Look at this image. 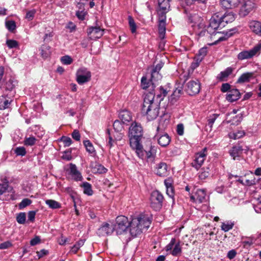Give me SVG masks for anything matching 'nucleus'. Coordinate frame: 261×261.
I'll list each match as a JSON object with an SVG mask.
<instances>
[{"label": "nucleus", "mask_w": 261, "mask_h": 261, "mask_svg": "<svg viewBox=\"0 0 261 261\" xmlns=\"http://www.w3.org/2000/svg\"><path fill=\"white\" fill-rule=\"evenodd\" d=\"M200 89V83L198 80H192L187 84V92L190 95L198 94Z\"/></svg>", "instance_id": "nucleus-11"}, {"label": "nucleus", "mask_w": 261, "mask_h": 261, "mask_svg": "<svg viewBox=\"0 0 261 261\" xmlns=\"http://www.w3.org/2000/svg\"><path fill=\"white\" fill-rule=\"evenodd\" d=\"M6 28L11 32H13L15 30L16 24L15 21L9 20L6 22Z\"/></svg>", "instance_id": "nucleus-53"}, {"label": "nucleus", "mask_w": 261, "mask_h": 261, "mask_svg": "<svg viewBox=\"0 0 261 261\" xmlns=\"http://www.w3.org/2000/svg\"><path fill=\"white\" fill-rule=\"evenodd\" d=\"M175 238H172L170 243L165 247V249L167 252L169 251V253H170L171 251L172 250L174 246L175 245Z\"/></svg>", "instance_id": "nucleus-54"}, {"label": "nucleus", "mask_w": 261, "mask_h": 261, "mask_svg": "<svg viewBox=\"0 0 261 261\" xmlns=\"http://www.w3.org/2000/svg\"><path fill=\"white\" fill-rule=\"evenodd\" d=\"M143 135V129L140 124L133 122L129 129L128 137L129 138V144H134L136 141H140Z\"/></svg>", "instance_id": "nucleus-3"}, {"label": "nucleus", "mask_w": 261, "mask_h": 261, "mask_svg": "<svg viewBox=\"0 0 261 261\" xmlns=\"http://www.w3.org/2000/svg\"><path fill=\"white\" fill-rule=\"evenodd\" d=\"M221 17L222 18V21L225 22L227 23L232 22L235 19L234 15L232 13L225 14L224 15L221 16Z\"/></svg>", "instance_id": "nucleus-38"}, {"label": "nucleus", "mask_w": 261, "mask_h": 261, "mask_svg": "<svg viewBox=\"0 0 261 261\" xmlns=\"http://www.w3.org/2000/svg\"><path fill=\"white\" fill-rule=\"evenodd\" d=\"M188 18L189 21L193 23L192 27H194L195 30H196L197 28H199L200 25H203L201 23V18L196 13H189L188 15Z\"/></svg>", "instance_id": "nucleus-19"}, {"label": "nucleus", "mask_w": 261, "mask_h": 261, "mask_svg": "<svg viewBox=\"0 0 261 261\" xmlns=\"http://www.w3.org/2000/svg\"><path fill=\"white\" fill-rule=\"evenodd\" d=\"M17 155L24 156L26 154V150L24 147H18L14 150Z\"/></svg>", "instance_id": "nucleus-55"}, {"label": "nucleus", "mask_w": 261, "mask_h": 261, "mask_svg": "<svg viewBox=\"0 0 261 261\" xmlns=\"http://www.w3.org/2000/svg\"><path fill=\"white\" fill-rule=\"evenodd\" d=\"M202 26V25H200L199 28H197L196 30H195L196 33L199 37H203L206 41H209V39H212L213 37L216 36L215 34L209 31L210 29L207 27H205L201 29Z\"/></svg>", "instance_id": "nucleus-13"}, {"label": "nucleus", "mask_w": 261, "mask_h": 261, "mask_svg": "<svg viewBox=\"0 0 261 261\" xmlns=\"http://www.w3.org/2000/svg\"><path fill=\"white\" fill-rule=\"evenodd\" d=\"M62 63L65 65H69L72 62V58L69 56H65L61 58Z\"/></svg>", "instance_id": "nucleus-57"}, {"label": "nucleus", "mask_w": 261, "mask_h": 261, "mask_svg": "<svg viewBox=\"0 0 261 261\" xmlns=\"http://www.w3.org/2000/svg\"><path fill=\"white\" fill-rule=\"evenodd\" d=\"M210 175L209 173V168L206 169H202V171L199 173V177L201 180L206 179Z\"/></svg>", "instance_id": "nucleus-46"}, {"label": "nucleus", "mask_w": 261, "mask_h": 261, "mask_svg": "<svg viewBox=\"0 0 261 261\" xmlns=\"http://www.w3.org/2000/svg\"><path fill=\"white\" fill-rule=\"evenodd\" d=\"M16 220L19 224H24L26 220V216L24 213H20L16 217Z\"/></svg>", "instance_id": "nucleus-51"}, {"label": "nucleus", "mask_w": 261, "mask_h": 261, "mask_svg": "<svg viewBox=\"0 0 261 261\" xmlns=\"http://www.w3.org/2000/svg\"><path fill=\"white\" fill-rule=\"evenodd\" d=\"M243 149L240 146H235L230 150V155L233 158V160H236V158L239 157L241 154Z\"/></svg>", "instance_id": "nucleus-32"}, {"label": "nucleus", "mask_w": 261, "mask_h": 261, "mask_svg": "<svg viewBox=\"0 0 261 261\" xmlns=\"http://www.w3.org/2000/svg\"><path fill=\"white\" fill-rule=\"evenodd\" d=\"M84 189V194L91 196L93 194V190L91 184L87 182H83L82 186Z\"/></svg>", "instance_id": "nucleus-37"}, {"label": "nucleus", "mask_w": 261, "mask_h": 261, "mask_svg": "<svg viewBox=\"0 0 261 261\" xmlns=\"http://www.w3.org/2000/svg\"><path fill=\"white\" fill-rule=\"evenodd\" d=\"M91 77L90 71L85 67L80 68L76 72V81L80 85L89 82Z\"/></svg>", "instance_id": "nucleus-7"}, {"label": "nucleus", "mask_w": 261, "mask_h": 261, "mask_svg": "<svg viewBox=\"0 0 261 261\" xmlns=\"http://www.w3.org/2000/svg\"><path fill=\"white\" fill-rule=\"evenodd\" d=\"M220 35H216L215 37H213L212 39H209V40L214 41L213 42L210 43V45L216 44L219 42L225 40L226 37L224 36L219 37Z\"/></svg>", "instance_id": "nucleus-48"}, {"label": "nucleus", "mask_w": 261, "mask_h": 261, "mask_svg": "<svg viewBox=\"0 0 261 261\" xmlns=\"http://www.w3.org/2000/svg\"><path fill=\"white\" fill-rule=\"evenodd\" d=\"M32 203V201L28 198L23 199L21 202L19 204V207L20 209H22L26 206L30 205Z\"/></svg>", "instance_id": "nucleus-52"}, {"label": "nucleus", "mask_w": 261, "mask_h": 261, "mask_svg": "<svg viewBox=\"0 0 261 261\" xmlns=\"http://www.w3.org/2000/svg\"><path fill=\"white\" fill-rule=\"evenodd\" d=\"M171 0H157L159 10L158 12H161L162 13H167L170 10V5L169 2Z\"/></svg>", "instance_id": "nucleus-21"}, {"label": "nucleus", "mask_w": 261, "mask_h": 261, "mask_svg": "<svg viewBox=\"0 0 261 261\" xmlns=\"http://www.w3.org/2000/svg\"><path fill=\"white\" fill-rule=\"evenodd\" d=\"M182 89L183 88L182 85L178 84L176 85V87L174 91L169 98V101L171 103L173 104L177 100V99L183 93Z\"/></svg>", "instance_id": "nucleus-17"}, {"label": "nucleus", "mask_w": 261, "mask_h": 261, "mask_svg": "<svg viewBox=\"0 0 261 261\" xmlns=\"http://www.w3.org/2000/svg\"><path fill=\"white\" fill-rule=\"evenodd\" d=\"M12 246V244L10 241H6L0 244V249H6L10 248Z\"/></svg>", "instance_id": "nucleus-63"}, {"label": "nucleus", "mask_w": 261, "mask_h": 261, "mask_svg": "<svg viewBox=\"0 0 261 261\" xmlns=\"http://www.w3.org/2000/svg\"><path fill=\"white\" fill-rule=\"evenodd\" d=\"M61 140L63 142L65 146H69L72 143L71 139L68 137H62Z\"/></svg>", "instance_id": "nucleus-60"}, {"label": "nucleus", "mask_w": 261, "mask_h": 261, "mask_svg": "<svg viewBox=\"0 0 261 261\" xmlns=\"http://www.w3.org/2000/svg\"><path fill=\"white\" fill-rule=\"evenodd\" d=\"M129 222L128 218L124 216H118L116 219V223L114 225V230L117 235L127 233L128 230Z\"/></svg>", "instance_id": "nucleus-4"}, {"label": "nucleus", "mask_w": 261, "mask_h": 261, "mask_svg": "<svg viewBox=\"0 0 261 261\" xmlns=\"http://www.w3.org/2000/svg\"><path fill=\"white\" fill-rule=\"evenodd\" d=\"M129 24L131 30V32L134 33L136 31V25L134 19L131 17H129Z\"/></svg>", "instance_id": "nucleus-59"}, {"label": "nucleus", "mask_w": 261, "mask_h": 261, "mask_svg": "<svg viewBox=\"0 0 261 261\" xmlns=\"http://www.w3.org/2000/svg\"><path fill=\"white\" fill-rule=\"evenodd\" d=\"M163 196L158 191H154L150 196V205L155 211H159L162 207Z\"/></svg>", "instance_id": "nucleus-6"}, {"label": "nucleus", "mask_w": 261, "mask_h": 261, "mask_svg": "<svg viewBox=\"0 0 261 261\" xmlns=\"http://www.w3.org/2000/svg\"><path fill=\"white\" fill-rule=\"evenodd\" d=\"M254 78V74L253 72H246L242 74L238 79L237 83L242 84L250 82L251 80Z\"/></svg>", "instance_id": "nucleus-26"}, {"label": "nucleus", "mask_w": 261, "mask_h": 261, "mask_svg": "<svg viewBox=\"0 0 261 261\" xmlns=\"http://www.w3.org/2000/svg\"><path fill=\"white\" fill-rule=\"evenodd\" d=\"M156 152L157 147L151 146L148 150H145V156L148 160H152L155 158Z\"/></svg>", "instance_id": "nucleus-30"}, {"label": "nucleus", "mask_w": 261, "mask_h": 261, "mask_svg": "<svg viewBox=\"0 0 261 261\" xmlns=\"http://www.w3.org/2000/svg\"><path fill=\"white\" fill-rule=\"evenodd\" d=\"M132 149L135 150V152L138 157L143 159L145 155V150L143 149L142 146L140 143V141H136L134 144H129Z\"/></svg>", "instance_id": "nucleus-22"}, {"label": "nucleus", "mask_w": 261, "mask_h": 261, "mask_svg": "<svg viewBox=\"0 0 261 261\" xmlns=\"http://www.w3.org/2000/svg\"><path fill=\"white\" fill-rule=\"evenodd\" d=\"M86 151L90 154L94 155L96 154L95 149L92 143L89 140H85L83 142Z\"/></svg>", "instance_id": "nucleus-33"}, {"label": "nucleus", "mask_w": 261, "mask_h": 261, "mask_svg": "<svg viewBox=\"0 0 261 261\" xmlns=\"http://www.w3.org/2000/svg\"><path fill=\"white\" fill-rule=\"evenodd\" d=\"M245 135L243 131H238L237 133H231L229 134V137L233 139H238L242 137Z\"/></svg>", "instance_id": "nucleus-50"}, {"label": "nucleus", "mask_w": 261, "mask_h": 261, "mask_svg": "<svg viewBox=\"0 0 261 261\" xmlns=\"http://www.w3.org/2000/svg\"><path fill=\"white\" fill-rule=\"evenodd\" d=\"M232 67H227L225 70L221 71L217 76V79L220 81H225L228 76L231 74L233 71Z\"/></svg>", "instance_id": "nucleus-28"}, {"label": "nucleus", "mask_w": 261, "mask_h": 261, "mask_svg": "<svg viewBox=\"0 0 261 261\" xmlns=\"http://www.w3.org/2000/svg\"><path fill=\"white\" fill-rule=\"evenodd\" d=\"M45 203L52 209H57L61 207V204L58 202L51 199L46 200Z\"/></svg>", "instance_id": "nucleus-39"}, {"label": "nucleus", "mask_w": 261, "mask_h": 261, "mask_svg": "<svg viewBox=\"0 0 261 261\" xmlns=\"http://www.w3.org/2000/svg\"><path fill=\"white\" fill-rule=\"evenodd\" d=\"M243 5L240 13L243 16H246L254 7V3L251 0H242Z\"/></svg>", "instance_id": "nucleus-15"}, {"label": "nucleus", "mask_w": 261, "mask_h": 261, "mask_svg": "<svg viewBox=\"0 0 261 261\" xmlns=\"http://www.w3.org/2000/svg\"><path fill=\"white\" fill-rule=\"evenodd\" d=\"M36 12V11L35 9L28 11L26 14L25 18L29 20H32L34 17Z\"/></svg>", "instance_id": "nucleus-62"}, {"label": "nucleus", "mask_w": 261, "mask_h": 261, "mask_svg": "<svg viewBox=\"0 0 261 261\" xmlns=\"http://www.w3.org/2000/svg\"><path fill=\"white\" fill-rule=\"evenodd\" d=\"M107 169L100 164H96L93 167L92 172L94 173L102 174L106 173Z\"/></svg>", "instance_id": "nucleus-42"}, {"label": "nucleus", "mask_w": 261, "mask_h": 261, "mask_svg": "<svg viewBox=\"0 0 261 261\" xmlns=\"http://www.w3.org/2000/svg\"><path fill=\"white\" fill-rule=\"evenodd\" d=\"M261 49V43L258 44L250 50H244L240 52L237 56L239 60H247L252 58L255 56H258Z\"/></svg>", "instance_id": "nucleus-5"}, {"label": "nucleus", "mask_w": 261, "mask_h": 261, "mask_svg": "<svg viewBox=\"0 0 261 261\" xmlns=\"http://www.w3.org/2000/svg\"><path fill=\"white\" fill-rule=\"evenodd\" d=\"M50 47L47 45H43L41 48V56L45 59L47 58L50 54Z\"/></svg>", "instance_id": "nucleus-40"}, {"label": "nucleus", "mask_w": 261, "mask_h": 261, "mask_svg": "<svg viewBox=\"0 0 261 261\" xmlns=\"http://www.w3.org/2000/svg\"><path fill=\"white\" fill-rule=\"evenodd\" d=\"M6 44L10 48H16L18 46L17 41L14 40H8L6 41Z\"/></svg>", "instance_id": "nucleus-56"}, {"label": "nucleus", "mask_w": 261, "mask_h": 261, "mask_svg": "<svg viewBox=\"0 0 261 261\" xmlns=\"http://www.w3.org/2000/svg\"><path fill=\"white\" fill-rule=\"evenodd\" d=\"M181 252V248L180 245V242H178L175 244L173 249L171 251L170 254L173 256H178Z\"/></svg>", "instance_id": "nucleus-43"}, {"label": "nucleus", "mask_w": 261, "mask_h": 261, "mask_svg": "<svg viewBox=\"0 0 261 261\" xmlns=\"http://www.w3.org/2000/svg\"><path fill=\"white\" fill-rule=\"evenodd\" d=\"M169 90L167 88H164L163 87L161 86L156 91V96L159 98V101L163 100L164 97L167 95Z\"/></svg>", "instance_id": "nucleus-31"}, {"label": "nucleus", "mask_w": 261, "mask_h": 261, "mask_svg": "<svg viewBox=\"0 0 261 261\" xmlns=\"http://www.w3.org/2000/svg\"><path fill=\"white\" fill-rule=\"evenodd\" d=\"M103 29H101L99 27L90 28L88 31V35L92 40L100 38L103 35Z\"/></svg>", "instance_id": "nucleus-16"}, {"label": "nucleus", "mask_w": 261, "mask_h": 261, "mask_svg": "<svg viewBox=\"0 0 261 261\" xmlns=\"http://www.w3.org/2000/svg\"><path fill=\"white\" fill-rule=\"evenodd\" d=\"M162 76L159 71L151 70L150 82L152 85H154L156 82L161 80Z\"/></svg>", "instance_id": "nucleus-34"}, {"label": "nucleus", "mask_w": 261, "mask_h": 261, "mask_svg": "<svg viewBox=\"0 0 261 261\" xmlns=\"http://www.w3.org/2000/svg\"><path fill=\"white\" fill-rule=\"evenodd\" d=\"M68 175H69L71 178L75 181H81L83 179L80 172L77 170L75 165L70 163L69 164V168L67 170Z\"/></svg>", "instance_id": "nucleus-14"}, {"label": "nucleus", "mask_w": 261, "mask_h": 261, "mask_svg": "<svg viewBox=\"0 0 261 261\" xmlns=\"http://www.w3.org/2000/svg\"><path fill=\"white\" fill-rule=\"evenodd\" d=\"M154 94L149 92L145 94L141 112L149 121L155 119L159 114L160 102L155 101Z\"/></svg>", "instance_id": "nucleus-1"}, {"label": "nucleus", "mask_w": 261, "mask_h": 261, "mask_svg": "<svg viewBox=\"0 0 261 261\" xmlns=\"http://www.w3.org/2000/svg\"><path fill=\"white\" fill-rule=\"evenodd\" d=\"M87 12L83 11H77L76 12V16L81 20L85 19V16L87 15Z\"/></svg>", "instance_id": "nucleus-61"}, {"label": "nucleus", "mask_w": 261, "mask_h": 261, "mask_svg": "<svg viewBox=\"0 0 261 261\" xmlns=\"http://www.w3.org/2000/svg\"><path fill=\"white\" fill-rule=\"evenodd\" d=\"M10 102L5 96L2 95L0 96V110H5L9 108Z\"/></svg>", "instance_id": "nucleus-35"}, {"label": "nucleus", "mask_w": 261, "mask_h": 261, "mask_svg": "<svg viewBox=\"0 0 261 261\" xmlns=\"http://www.w3.org/2000/svg\"><path fill=\"white\" fill-rule=\"evenodd\" d=\"M8 188V184L5 182L4 184H0V195L3 194Z\"/></svg>", "instance_id": "nucleus-64"}, {"label": "nucleus", "mask_w": 261, "mask_h": 261, "mask_svg": "<svg viewBox=\"0 0 261 261\" xmlns=\"http://www.w3.org/2000/svg\"><path fill=\"white\" fill-rule=\"evenodd\" d=\"M221 22H223L222 21L221 17L217 14L214 15L210 19L209 24L207 26L210 29L209 31L211 33H213L216 36L220 35V33L217 32V30Z\"/></svg>", "instance_id": "nucleus-8"}, {"label": "nucleus", "mask_w": 261, "mask_h": 261, "mask_svg": "<svg viewBox=\"0 0 261 261\" xmlns=\"http://www.w3.org/2000/svg\"><path fill=\"white\" fill-rule=\"evenodd\" d=\"M207 54V48L202 47L199 50L198 53L195 57L197 61L201 62Z\"/></svg>", "instance_id": "nucleus-36"}, {"label": "nucleus", "mask_w": 261, "mask_h": 261, "mask_svg": "<svg viewBox=\"0 0 261 261\" xmlns=\"http://www.w3.org/2000/svg\"><path fill=\"white\" fill-rule=\"evenodd\" d=\"M119 118L123 123H126L132 119L131 113L127 110H123L119 113Z\"/></svg>", "instance_id": "nucleus-29"}, {"label": "nucleus", "mask_w": 261, "mask_h": 261, "mask_svg": "<svg viewBox=\"0 0 261 261\" xmlns=\"http://www.w3.org/2000/svg\"><path fill=\"white\" fill-rule=\"evenodd\" d=\"M113 127L114 129L117 132H121L123 128V124L118 120L114 121L113 123Z\"/></svg>", "instance_id": "nucleus-47"}, {"label": "nucleus", "mask_w": 261, "mask_h": 261, "mask_svg": "<svg viewBox=\"0 0 261 261\" xmlns=\"http://www.w3.org/2000/svg\"><path fill=\"white\" fill-rule=\"evenodd\" d=\"M154 138L158 140V143L163 147H166L170 142V138L167 134L164 135H156Z\"/></svg>", "instance_id": "nucleus-23"}, {"label": "nucleus", "mask_w": 261, "mask_h": 261, "mask_svg": "<svg viewBox=\"0 0 261 261\" xmlns=\"http://www.w3.org/2000/svg\"><path fill=\"white\" fill-rule=\"evenodd\" d=\"M151 224L149 218L144 215H140L133 218L129 222L128 230L132 237L140 234L144 229H147Z\"/></svg>", "instance_id": "nucleus-2"}, {"label": "nucleus", "mask_w": 261, "mask_h": 261, "mask_svg": "<svg viewBox=\"0 0 261 261\" xmlns=\"http://www.w3.org/2000/svg\"><path fill=\"white\" fill-rule=\"evenodd\" d=\"M240 97V93L238 89H232L228 91L226 99L230 102H233Z\"/></svg>", "instance_id": "nucleus-25"}, {"label": "nucleus", "mask_w": 261, "mask_h": 261, "mask_svg": "<svg viewBox=\"0 0 261 261\" xmlns=\"http://www.w3.org/2000/svg\"><path fill=\"white\" fill-rule=\"evenodd\" d=\"M168 167L166 163L160 162L156 166L155 172L157 175L160 176H165L168 174Z\"/></svg>", "instance_id": "nucleus-24"}, {"label": "nucleus", "mask_w": 261, "mask_h": 261, "mask_svg": "<svg viewBox=\"0 0 261 261\" xmlns=\"http://www.w3.org/2000/svg\"><path fill=\"white\" fill-rule=\"evenodd\" d=\"M206 193L204 190L198 189L194 195L190 196L191 199L195 202L202 203L205 199Z\"/></svg>", "instance_id": "nucleus-18"}, {"label": "nucleus", "mask_w": 261, "mask_h": 261, "mask_svg": "<svg viewBox=\"0 0 261 261\" xmlns=\"http://www.w3.org/2000/svg\"><path fill=\"white\" fill-rule=\"evenodd\" d=\"M234 225V223L230 221L223 222L221 225V229L225 232L231 229Z\"/></svg>", "instance_id": "nucleus-44"}, {"label": "nucleus", "mask_w": 261, "mask_h": 261, "mask_svg": "<svg viewBox=\"0 0 261 261\" xmlns=\"http://www.w3.org/2000/svg\"><path fill=\"white\" fill-rule=\"evenodd\" d=\"M249 27L251 31L255 34L261 36V22L258 21H252Z\"/></svg>", "instance_id": "nucleus-27"}, {"label": "nucleus", "mask_w": 261, "mask_h": 261, "mask_svg": "<svg viewBox=\"0 0 261 261\" xmlns=\"http://www.w3.org/2000/svg\"><path fill=\"white\" fill-rule=\"evenodd\" d=\"M114 225L108 223H103L98 229L97 234L99 236H107L112 234L114 231Z\"/></svg>", "instance_id": "nucleus-12"}, {"label": "nucleus", "mask_w": 261, "mask_h": 261, "mask_svg": "<svg viewBox=\"0 0 261 261\" xmlns=\"http://www.w3.org/2000/svg\"><path fill=\"white\" fill-rule=\"evenodd\" d=\"M242 3V0H220V5L225 9H233Z\"/></svg>", "instance_id": "nucleus-20"}, {"label": "nucleus", "mask_w": 261, "mask_h": 261, "mask_svg": "<svg viewBox=\"0 0 261 261\" xmlns=\"http://www.w3.org/2000/svg\"><path fill=\"white\" fill-rule=\"evenodd\" d=\"M36 139L34 137L26 138L24 140V144L27 145L32 146L35 144Z\"/></svg>", "instance_id": "nucleus-58"}, {"label": "nucleus", "mask_w": 261, "mask_h": 261, "mask_svg": "<svg viewBox=\"0 0 261 261\" xmlns=\"http://www.w3.org/2000/svg\"><path fill=\"white\" fill-rule=\"evenodd\" d=\"M62 159L66 161H70L72 159L71 149L63 152Z\"/></svg>", "instance_id": "nucleus-49"}, {"label": "nucleus", "mask_w": 261, "mask_h": 261, "mask_svg": "<svg viewBox=\"0 0 261 261\" xmlns=\"http://www.w3.org/2000/svg\"><path fill=\"white\" fill-rule=\"evenodd\" d=\"M207 155V148H204L202 151L198 152L195 155V159L192 163L193 167L198 169L203 164Z\"/></svg>", "instance_id": "nucleus-9"}, {"label": "nucleus", "mask_w": 261, "mask_h": 261, "mask_svg": "<svg viewBox=\"0 0 261 261\" xmlns=\"http://www.w3.org/2000/svg\"><path fill=\"white\" fill-rule=\"evenodd\" d=\"M166 13H162L161 12H158V13L159 17L158 28L159 37L162 39L164 38L166 33Z\"/></svg>", "instance_id": "nucleus-10"}, {"label": "nucleus", "mask_w": 261, "mask_h": 261, "mask_svg": "<svg viewBox=\"0 0 261 261\" xmlns=\"http://www.w3.org/2000/svg\"><path fill=\"white\" fill-rule=\"evenodd\" d=\"M84 240H80L77 242L71 248L70 251L72 253H76L80 248L84 244Z\"/></svg>", "instance_id": "nucleus-41"}, {"label": "nucleus", "mask_w": 261, "mask_h": 261, "mask_svg": "<svg viewBox=\"0 0 261 261\" xmlns=\"http://www.w3.org/2000/svg\"><path fill=\"white\" fill-rule=\"evenodd\" d=\"M255 180L253 176L250 179L247 178L246 176H245V177L242 178V180H241V184L247 186H251L255 184Z\"/></svg>", "instance_id": "nucleus-45"}]
</instances>
